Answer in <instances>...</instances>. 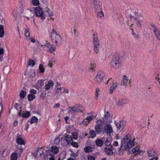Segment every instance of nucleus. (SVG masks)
I'll use <instances>...</instances> for the list:
<instances>
[{"label":"nucleus","instance_id":"obj_2","mask_svg":"<svg viewBox=\"0 0 160 160\" xmlns=\"http://www.w3.org/2000/svg\"><path fill=\"white\" fill-rule=\"evenodd\" d=\"M121 62L119 54L117 53H115L110 63V66L114 69H117L120 67Z\"/></svg>","mask_w":160,"mask_h":160},{"label":"nucleus","instance_id":"obj_40","mask_svg":"<svg viewBox=\"0 0 160 160\" xmlns=\"http://www.w3.org/2000/svg\"><path fill=\"white\" fill-rule=\"evenodd\" d=\"M28 13L29 14V16L31 17V18L32 17V18H33V22H34V24L35 25L36 23H35V20L34 19V18L33 17L34 14L33 11L32 10H30L29 11V12H28Z\"/></svg>","mask_w":160,"mask_h":160},{"label":"nucleus","instance_id":"obj_13","mask_svg":"<svg viewBox=\"0 0 160 160\" xmlns=\"http://www.w3.org/2000/svg\"><path fill=\"white\" fill-rule=\"evenodd\" d=\"M116 126L118 128V132H121L124 127L123 122L122 121H119L116 123Z\"/></svg>","mask_w":160,"mask_h":160},{"label":"nucleus","instance_id":"obj_55","mask_svg":"<svg viewBox=\"0 0 160 160\" xmlns=\"http://www.w3.org/2000/svg\"><path fill=\"white\" fill-rule=\"evenodd\" d=\"M60 142V139L59 138H56L54 140V143L55 144H58Z\"/></svg>","mask_w":160,"mask_h":160},{"label":"nucleus","instance_id":"obj_21","mask_svg":"<svg viewBox=\"0 0 160 160\" xmlns=\"http://www.w3.org/2000/svg\"><path fill=\"white\" fill-rule=\"evenodd\" d=\"M154 34L155 36L157 39L158 40H160V32L159 30L158 29L154 31H153Z\"/></svg>","mask_w":160,"mask_h":160},{"label":"nucleus","instance_id":"obj_9","mask_svg":"<svg viewBox=\"0 0 160 160\" xmlns=\"http://www.w3.org/2000/svg\"><path fill=\"white\" fill-rule=\"evenodd\" d=\"M70 111H72L76 112H82L84 111V108L81 105H75L73 107H69Z\"/></svg>","mask_w":160,"mask_h":160},{"label":"nucleus","instance_id":"obj_52","mask_svg":"<svg viewBox=\"0 0 160 160\" xmlns=\"http://www.w3.org/2000/svg\"><path fill=\"white\" fill-rule=\"evenodd\" d=\"M134 20H135V22H136V24H137V25L138 27H140L141 26V24L140 23L139 21L138 20H137V19L136 18H134Z\"/></svg>","mask_w":160,"mask_h":160},{"label":"nucleus","instance_id":"obj_56","mask_svg":"<svg viewBox=\"0 0 160 160\" xmlns=\"http://www.w3.org/2000/svg\"><path fill=\"white\" fill-rule=\"evenodd\" d=\"M49 156H50V157L49 158V160H54L55 158L53 154H49Z\"/></svg>","mask_w":160,"mask_h":160},{"label":"nucleus","instance_id":"obj_38","mask_svg":"<svg viewBox=\"0 0 160 160\" xmlns=\"http://www.w3.org/2000/svg\"><path fill=\"white\" fill-rule=\"evenodd\" d=\"M96 67V64H94V63H91L90 67H89V71L91 72H92V71H93L94 70L95 68H94Z\"/></svg>","mask_w":160,"mask_h":160},{"label":"nucleus","instance_id":"obj_5","mask_svg":"<svg viewBox=\"0 0 160 160\" xmlns=\"http://www.w3.org/2000/svg\"><path fill=\"white\" fill-rule=\"evenodd\" d=\"M35 15L40 18L42 20L46 18V15L44 14L42 8L40 7H33Z\"/></svg>","mask_w":160,"mask_h":160},{"label":"nucleus","instance_id":"obj_39","mask_svg":"<svg viewBox=\"0 0 160 160\" xmlns=\"http://www.w3.org/2000/svg\"><path fill=\"white\" fill-rule=\"evenodd\" d=\"M26 91H23V90H22L21 91L20 93V97L22 98H24L26 95Z\"/></svg>","mask_w":160,"mask_h":160},{"label":"nucleus","instance_id":"obj_37","mask_svg":"<svg viewBox=\"0 0 160 160\" xmlns=\"http://www.w3.org/2000/svg\"><path fill=\"white\" fill-rule=\"evenodd\" d=\"M96 144L97 146L101 147L103 144V142L100 139H98L96 141Z\"/></svg>","mask_w":160,"mask_h":160},{"label":"nucleus","instance_id":"obj_44","mask_svg":"<svg viewBox=\"0 0 160 160\" xmlns=\"http://www.w3.org/2000/svg\"><path fill=\"white\" fill-rule=\"evenodd\" d=\"M37 84L38 85V86H39L41 87L44 85V80H38Z\"/></svg>","mask_w":160,"mask_h":160},{"label":"nucleus","instance_id":"obj_19","mask_svg":"<svg viewBox=\"0 0 160 160\" xmlns=\"http://www.w3.org/2000/svg\"><path fill=\"white\" fill-rule=\"evenodd\" d=\"M104 151L107 155L111 156L113 154V152L111 150L110 146L105 148H104Z\"/></svg>","mask_w":160,"mask_h":160},{"label":"nucleus","instance_id":"obj_10","mask_svg":"<svg viewBox=\"0 0 160 160\" xmlns=\"http://www.w3.org/2000/svg\"><path fill=\"white\" fill-rule=\"evenodd\" d=\"M72 139L70 135L66 134L63 138H62V140L65 144L69 145L71 143Z\"/></svg>","mask_w":160,"mask_h":160},{"label":"nucleus","instance_id":"obj_62","mask_svg":"<svg viewBox=\"0 0 160 160\" xmlns=\"http://www.w3.org/2000/svg\"><path fill=\"white\" fill-rule=\"evenodd\" d=\"M88 160H94L95 158L92 156H89L88 157Z\"/></svg>","mask_w":160,"mask_h":160},{"label":"nucleus","instance_id":"obj_64","mask_svg":"<svg viewBox=\"0 0 160 160\" xmlns=\"http://www.w3.org/2000/svg\"><path fill=\"white\" fill-rule=\"evenodd\" d=\"M151 27L153 28V31H154V30H156L157 29V28L156 27L155 25L154 24H152V25Z\"/></svg>","mask_w":160,"mask_h":160},{"label":"nucleus","instance_id":"obj_45","mask_svg":"<svg viewBox=\"0 0 160 160\" xmlns=\"http://www.w3.org/2000/svg\"><path fill=\"white\" fill-rule=\"evenodd\" d=\"M84 151L86 152H89L92 151V149L90 147H87L84 148Z\"/></svg>","mask_w":160,"mask_h":160},{"label":"nucleus","instance_id":"obj_59","mask_svg":"<svg viewBox=\"0 0 160 160\" xmlns=\"http://www.w3.org/2000/svg\"><path fill=\"white\" fill-rule=\"evenodd\" d=\"M46 94H44L43 93H41L40 95V97L42 99H44L46 98Z\"/></svg>","mask_w":160,"mask_h":160},{"label":"nucleus","instance_id":"obj_54","mask_svg":"<svg viewBox=\"0 0 160 160\" xmlns=\"http://www.w3.org/2000/svg\"><path fill=\"white\" fill-rule=\"evenodd\" d=\"M82 123L85 126L87 125L89 123L86 119H84L82 121Z\"/></svg>","mask_w":160,"mask_h":160},{"label":"nucleus","instance_id":"obj_14","mask_svg":"<svg viewBox=\"0 0 160 160\" xmlns=\"http://www.w3.org/2000/svg\"><path fill=\"white\" fill-rule=\"evenodd\" d=\"M54 84V82L52 80H49L47 84H46L45 86L44 87V89L46 90H48L51 88L52 87Z\"/></svg>","mask_w":160,"mask_h":160},{"label":"nucleus","instance_id":"obj_28","mask_svg":"<svg viewBox=\"0 0 160 160\" xmlns=\"http://www.w3.org/2000/svg\"><path fill=\"white\" fill-rule=\"evenodd\" d=\"M25 36L27 38V39L29 40L30 39V33L29 32V28L27 27V28L25 31Z\"/></svg>","mask_w":160,"mask_h":160},{"label":"nucleus","instance_id":"obj_18","mask_svg":"<svg viewBox=\"0 0 160 160\" xmlns=\"http://www.w3.org/2000/svg\"><path fill=\"white\" fill-rule=\"evenodd\" d=\"M16 137L17 138L16 140L17 143L20 145H25V143L24 140L21 138L20 137V135L18 134Z\"/></svg>","mask_w":160,"mask_h":160},{"label":"nucleus","instance_id":"obj_17","mask_svg":"<svg viewBox=\"0 0 160 160\" xmlns=\"http://www.w3.org/2000/svg\"><path fill=\"white\" fill-rule=\"evenodd\" d=\"M30 40L31 42L32 43H35L36 42V44L37 45V46H34V48H33V51L34 52H37V48H38V47L40 43L38 41H37L36 42V40L33 37H31L30 38Z\"/></svg>","mask_w":160,"mask_h":160},{"label":"nucleus","instance_id":"obj_3","mask_svg":"<svg viewBox=\"0 0 160 160\" xmlns=\"http://www.w3.org/2000/svg\"><path fill=\"white\" fill-rule=\"evenodd\" d=\"M51 39L53 42L55 43L56 45L59 46L61 44L62 38L58 34L54 29H53L51 33Z\"/></svg>","mask_w":160,"mask_h":160},{"label":"nucleus","instance_id":"obj_26","mask_svg":"<svg viewBox=\"0 0 160 160\" xmlns=\"http://www.w3.org/2000/svg\"><path fill=\"white\" fill-rule=\"evenodd\" d=\"M4 34L3 26L2 25H0V38H2Z\"/></svg>","mask_w":160,"mask_h":160},{"label":"nucleus","instance_id":"obj_20","mask_svg":"<svg viewBox=\"0 0 160 160\" xmlns=\"http://www.w3.org/2000/svg\"><path fill=\"white\" fill-rule=\"evenodd\" d=\"M128 79L127 77L126 76L124 75L122 78V83L123 85L125 86V87H126L128 84Z\"/></svg>","mask_w":160,"mask_h":160},{"label":"nucleus","instance_id":"obj_36","mask_svg":"<svg viewBox=\"0 0 160 160\" xmlns=\"http://www.w3.org/2000/svg\"><path fill=\"white\" fill-rule=\"evenodd\" d=\"M38 121V119L36 117L33 116L31 118L30 123L31 124H32L34 122H37Z\"/></svg>","mask_w":160,"mask_h":160},{"label":"nucleus","instance_id":"obj_30","mask_svg":"<svg viewBox=\"0 0 160 160\" xmlns=\"http://www.w3.org/2000/svg\"><path fill=\"white\" fill-rule=\"evenodd\" d=\"M56 60L53 58H51L49 61L48 65L51 68L53 65L55 64Z\"/></svg>","mask_w":160,"mask_h":160},{"label":"nucleus","instance_id":"obj_29","mask_svg":"<svg viewBox=\"0 0 160 160\" xmlns=\"http://www.w3.org/2000/svg\"><path fill=\"white\" fill-rule=\"evenodd\" d=\"M30 112L26 111L25 112H23L22 113L21 116L23 118H28L30 116Z\"/></svg>","mask_w":160,"mask_h":160},{"label":"nucleus","instance_id":"obj_22","mask_svg":"<svg viewBox=\"0 0 160 160\" xmlns=\"http://www.w3.org/2000/svg\"><path fill=\"white\" fill-rule=\"evenodd\" d=\"M132 153L135 155L138 154L141 152L140 150L138 147H136L133 148L132 150Z\"/></svg>","mask_w":160,"mask_h":160},{"label":"nucleus","instance_id":"obj_51","mask_svg":"<svg viewBox=\"0 0 160 160\" xmlns=\"http://www.w3.org/2000/svg\"><path fill=\"white\" fill-rule=\"evenodd\" d=\"M62 88L63 89V91H62V92L65 93L67 94H68L69 93V90L68 89L63 88L62 87Z\"/></svg>","mask_w":160,"mask_h":160},{"label":"nucleus","instance_id":"obj_33","mask_svg":"<svg viewBox=\"0 0 160 160\" xmlns=\"http://www.w3.org/2000/svg\"><path fill=\"white\" fill-rule=\"evenodd\" d=\"M35 98V96L31 94H29L28 96V99L29 101H32Z\"/></svg>","mask_w":160,"mask_h":160},{"label":"nucleus","instance_id":"obj_46","mask_svg":"<svg viewBox=\"0 0 160 160\" xmlns=\"http://www.w3.org/2000/svg\"><path fill=\"white\" fill-rule=\"evenodd\" d=\"M35 63L34 61L33 60H29L28 62V65H31L33 66L35 65Z\"/></svg>","mask_w":160,"mask_h":160},{"label":"nucleus","instance_id":"obj_24","mask_svg":"<svg viewBox=\"0 0 160 160\" xmlns=\"http://www.w3.org/2000/svg\"><path fill=\"white\" fill-rule=\"evenodd\" d=\"M127 100L125 99H121L118 101V104L119 106H122L127 103Z\"/></svg>","mask_w":160,"mask_h":160},{"label":"nucleus","instance_id":"obj_8","mask_svg":"<svg viewBox=\"0 0 160 160\" xmlns=\"http://www.w3.org/2000/svg\"><path fill=\"white\" fill-rule=\"evenodd\" d=\"M97 125L95 126L94 128L97 134H100L103 129L104 125L105 124L103 123L102 121L99 119L97 121Z\"/></svg>","mask_w":160,"mask_h":160},{"label":"nucleus","instance_id":"obj_32","mask_svg":"<svg viewBox=\"0 0 160 160\" xmlns=\"http://www.w3.org/2000/svg\"><path fill=\"white\" fill-rule=\"evenodd\" d=\"M18 154L17 152L12 153L11 156V159L12 160H16L18 158Z\"/></svg>","mask_w":160,"mask_h":160},{"label":"nucleus","instance_id":"obj_53","mask_svg":"<svg viewBox=\"0 0 160 160\" xmlns=\"http://www.w3.org/2000/svg\"><path fill=\"white\" fill-rule=\"evenodd\" d=\"M113 147L114 146H113L112 145H111L110 146L111 150H112V152H113V154L115 152L117 151V149L115 148H114Z\"/></svg>","mask_w":160,"mask_h":160},{"label":"nucleus","instance_id":"obj_48","mask_svg":"<svg viewBox=\"0 0 160 160\" xmlns=\"http://www.w3.org/2000/svg\"><path fill=\"white\" fill-rule=\"evenodd\" d=\"M96 132L94 130H92L90 132L89 134L90 136H92V137H95L96 135Z\"/></svg>","mask_w":160,"mask_h":160},{"label":"nucleus","instance_id":"obj_23","mask_svg":"<svg viewBox=\"0 0 160 160\" xmlns=\"http://www.w3.org/2000/svg\"><path fill=\"white\" fill-rule=\"evenodd\" d=\"M51 151L53 154H57L58 152L59 149L56 146H53L51 147Z\"/></svg>","mask_w":160,"mask_h":160},{"label":"nucleus","instance_id":"obj_11","mask_svg":"<svg viewBox=\"0 0 160 160\" xmlns=\"http://www.w3.org/2000/svg\"><path fill=\"white\" fill-rule=\"evenodd\" d=\"M106 124L104 127V131L107 134H110L113 132L112 127L110 124Z\"/></svg>","mask_w":160,"mask_h":160},{"label":"nucleus","instance_id":"obj_25","mask_svg":"<svg viewBox=\"0 0 160 160\" xmlns=\"http://www.w3.org/2000/svg\"><path fill=\"white\" fill-rule=\"evenodd\" d=\"M4 52V49L2 47L0 48V61L2 62L3 60V57Z\"/></svg>","mask_w":160,"mask_h":160},{"label":"nucleus","instance_id":"obj_16","mask_svg":"<svg viewBox=\"0 0 160 160\" xmlns=\"http://www.w3.org/2000/svg\"><path fill=\"white\" fill-rule=\"evenodd\" d=\"M119 86V84L116 83H113L112 85L110 87L109 91V93L112 94L113 91L117 88Z\"/></svg>","mask_w":160,"mask_h":160},{"label":"nucleus","instance_id":"obj_31","mask_svg":"<svg viewBox=\"0 0 160 160\" xmlns=\"http://www.w3.org/2000/svg\"><path fill=\"white\" fill-rule=\"evenodd\" d=\"M32 6H39V0H32Z\"/></svg>","mask_w":160,"mask_h":160},{"label":"nucleus","instance_id":"obj_58","mask_svg":"<svg viewBox=\"0 0 160 160\" xmlns=\"http://www.w3.org/2000/svg\"><path fill=\"white\" fill-rule=\"evenodd\" d=\"M23 149H20V150H16V152H17L18 153L19 155H21V154H22V153L23 151Z\"/></svg>","mask_w":160,"mask_h":160},{"label":"nucleus","instance_id":"obj_60","mask_svg":"<svg viewBox=\"0 0 160 160\" xmlns=\"http://www.w3.org/2000/svg\"><path fill=\"white\" fill-rule=\"evenodd\" d=\"M65 157V155L62 154L61 153L59 156V159L60 160H63Z\"/></svg>","mask_w":160,"mask_h":160},{"label":"nucleus","instance_id":"obj_12","mask_svg":"<svg viewBox=\"0 0 160 160\" xmlns=\"http://www.w3.org/2000/svg\"><path fill=\"white\" fill-rule=\"evenodd\" d=\"M93 4L95 5L94 8L96 11L101 10L102 9V5L100 2L97 0H92Z\"/></svg>","mask_w":160,"mask_h":160},{"label":"nucleus","instance_id":"obj_27","mask_svg":"<svg viewBox=\"0 0 160 160\" xmlns=\"http://www.w3.org/2000/svg\"><path fill=\"white\" fill-rule=\"evenodd\" d=\"M47 45L48 48L49 49V52L51 53H52L55 51L56 48L55 46H54L53 45H49L48 46V44Z\"/></svg>","mask_w":160,"mask_h":160},{"label":"nucleus","instance_id":"obj_57","mask_svg":"<svg viewBox=\"0 0 160 160\" xmlns=\"http://www.w3.org/2000/svg\"><path fill=\"white\" fill-rule=\"evenodd\" d=\"M30 92L31 94H32L33 95H34L36 94L37 93V91L36 90L34 89H31L30 91Z\"/></svg>","mask_w":160,"mask_h":160},{"label":"nucleus","instance_id":"obj_49","mask_svg":"<svg viewBox=\"0 0 160 160\" xmlns=\"http://www.w3.org/2000/svg\"><path fill=\"white\" fill-rule=\"evenodd\" d=\"M72 135L73 137V138L75 139L76 140L78 138V134L76 132H74L72 133Z\"/></svg>","mask_w":160,"mask_h":160},{"label":"nucleus","instance_id":"obj_34","mask_svg":"<svg viewBox=\"0 0 160 160\" xmlns=\"http://www.w3.org/2000/svg\"><path fill=\"white\" fill-rule=\"evenodd\" d=\"M97 16L98 18H104V16L103 12L102 11L98 12L97 13Z\"/></svg>","mask_w":160,"mask_h":160},{"label":"nucleus","instance_id":"obj_1","mask_svg":"<svg viewBox=\"0 0 160 160\" xmlns=\"http://www.w3.org/2000/svg\"><path fill=\"white\" fill-rule=\"evenodd\" d=\"M135 139L133 136L130 134H127L122 139L121 146L119 151V155H122L126 150H128L134 145V141Z\"/></svg>","mask_w":160,"mask_h":160},{"label":"nucleus","instance_id":"obj_6","mask_svg":"<svg viewBox=\"0 0 160 160\" xmlns=\"http://www.w3.org/2000/svg\"><path fill=\"white\" fill-rule=\"evenodd\" d=\"M93 43L94 44V50L95 52L97 53L99 50L100 47L99 41L98 38L97 36L95 34H93Z\"/></svg>","mask_w":160,"mask_h":160},{"label":"nucleus","instance_id":"obj_61","mask_svg":"<svg viewBox=\"0 0 160 160\" xmlns=\"http://www.w3.org/2000/svg\"><path fill=\"white\" fill-rule=\"evenodd\" d=\"M112 145L114 146H118L119 143L117 141H115L113 142Z\"/></svg>","mask_w":160,"mask_h":160},{"label":"nucleus","instance_id":"obj_35","mask_svg":"<svg viewBox=\"0 0 160 160\" xmlns=\"http://www.w3.org/2000/svg\"><path fill=\"white\" fill-rule=\"evenodd\" d=\"M46 11L48 13V16L49 17H50V18L51 19L53 20L54 19V18H52L51 17L52 16H53V14L52 13V12L49 9H48L47 10H46Z\"/></svg>","mask_w":160,"mask_h":160},{"label":"nucleus","instance_id":"obj_7","mask_svg":"<svg viewBox=\"0 0 160 160\" xmlns=\"http://www.w3.org/2000/svg\"><path fill=\"white\" fill-rule=\"evenodd\" d=\"M105 76V74L102 71H99L95 78L94 79V81L98 84L101 83Z\"/></svg>","mask_w":160,"mask_h":160},{"label":"nucleus","instance_id":"obj_47","mask_svg":"<svg viewBox=\"0 0 160 160\" xmlns=\"http://www.w3.org/2000/svg\"><path fill=\"white\" fill-rule=\"evenodd\" d=\"M95 118V116H94L93 115H92L91 116L87 117L86 119L87 120L88 122H89L91 121L92 119H94Z\"/></svg>","mask_w":160,"mask_h":160},{"label":"nucleus","instance_id":"obj_42","mask_svg":"<svg viewBox=\"0 0 160 160\" xmlns=\"http://www.w3.org/2000/svg\"><path fill=\"white\" fill-rule=\"evenodd\" d=\"M39 69L40 70V72L41 73H43L45 71V69L43 65L42 64H40L39 66Z\"/></svg>","mask_w":160,"mask_h":160},{"label":"nucleus","instance_id":"obj_63","mask_svg":"<svg viewBox=\"0 0 160 160\" xmlns=\"http://www.w3.org/2000/svg\"><path fill=\"white\" fill-rule=\"evenodd\" d=\"M132 34L133 35L134 37L136 38H138V36L136 35V34L135 33L133 32L132 31Z\"/></svg>","mask_w":160,"mask_h":160},{"label":"nucleus","instance_id":"obj_50","mask_svg":"<svg viewBox=\"0 0 160 160\" xmlns=\"http://www.w3.org/2000/svg\"><path fill=\"white\" fill-rule=\"evenodd\" d=\"M108 138H107L105 142V144L106 146H111V142L108 141Z\"/></svg>","mask_w":160,"mask_h":160},{"label":"nucleus","instance_id":"obj_43","mask_svg":"<svg viewBox=\"0 0 160 160\" xmlns=\"http://www.w3.org/2000/svg\"><path fill=\"white\" fill-rule=\"evenodd\" d=\"M73 147L76 148H78V142H73V139L72 140L71 143H70Z\"/></svg>","mask_w":160,"mask_h":160},{"label":"nucleus","instance_id":"obj_41","mask_svg":"<svg viewBox=\"0 0 160 160\" xmlns=\"http://www.w3.org/2000/svg\"><path fill=\"white\" fill-rule=\"evenodd\" d=\"M100 90L99 88H96V89L95 94V99L97 100L98 99V95L99 92H100Z\"/></svg>","mask_w":160,"mask_h":160},{"label":"nucleus","instance_id":"obj_15","mask_svg":"<svg viewBox=\"0 0 160 160\" xmlns=\"http://www.w3.org/2000/svg\"><path fill=\"white\" fill-rule=\"evenodd\" d=\"M148 155L149 156L152 157L155 155L157 154L156 151L152 148H149L147 151Z\"/></svg>","mask_w":160,"mask_h":160},{"label":"nucleus","instance_id":"obj_4","mask_svg":"<svg viewBox=\"0 0 160 160\" xmlns=\"http://www.w3.org/2000/svg\"><path fill=\"white\" fill-rule=\"evenodd\" d=\"M104 116L102 118L100 121H101L103 123L105 124H108L112 122V116L110 115V112L104 110Z\"/></svg>","mask_w":160,"mask_h":160}]
</instances>
